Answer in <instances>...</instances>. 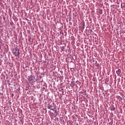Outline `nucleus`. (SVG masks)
Instances as JSON below:
<instances>
[{"mask_svg":"<svg viewBox=\"0 0 125 125\" xmlns=\"http://www.w3.org/2000/svg\"><path fill=\"white\" fill-rule=\"evenodd\" d=\"M70 71L73 72V71H74V68H70Z\"/></svg>","mask_w":125,"mask_h":125,"instance_id":"39448f33","label":"nucleus"},{"mask_svg":"<svg viewBox=\"0 0 125 125\" xmlns=\"http://www.w3.org/2000/svg\"><path fill=\"white\" fill-rule=\"evenodd\" d=\"M50 110H52V111H54V109L53 108H51Z\"/></svg>","mask_w":125,"mask_h":125,"instance_id":"423d86ee","label":"nucleus"},{"mask_svg":"<svg viewBox=\"0 0 125 125\" xmlns=\"http://www.w3.org/2000/svg\"><path fill=\"white\" fill-rule=\"evenodd\" d=\"M83 28H84V23L83 24Z\"/></svg>","mask_w":125,"mask_h":125,"instance_id":"0eeeda50","label":"nucleus"},{"mask_svg":"<svg viewBox=\"0 0 125 125\" xmlns=\"http://www.w3.org/2000/svg\"><path fill=\"white\" fill-rule=\"evenodd\" d=\"M121 69H118L116 71V74L117 75H121Z\"/></svg>","mask_w":125,"mask_h":125,"instance_id":"f03ea898","label":"nucleus"},{"mask_svg":"<svg viewBox=\"0 0 125 125\" xmlns=\"http://www.w3.org/2000/svg\"><path fill=\"white\" fill-rule=\"evenodd\" d=\"M52 107H53V106L50 105V104H48L47 108L48 109H51Z\"/></svg>","mask_w":125,"mask_h":125,"instance_id":"7ed1b4c3","label":"nucleus"},{"mask_svg":"<svg viewBox=\"0 0 125 125\" xmlns=\"http://www.w3.org/2000/svg\"><path fill=\"white\" fill-rule=\"evenodd\" d=\"M62 51H63L64 50V49H63V48H62Z\"/></svg>","mask_w":125,"mask_h":125,"instance_id":"6e6552de","label":"nucleus"},{"mask_svg":"<svg viewBox=\"0 0 125 125\" xmlns=\"http://www.w3.org/2000/svg\"><path fill=\"white\" fill-rule=\"evenodd\" d=\"M115 107H112V108H111V111H115Z\"/></svg>","mask_w":125,"mask_h":125,"instance_id":"20e7f679","label":"nucleus"},{"mask_svg":"<svg viewBox=\"0 0 125 125\" xmlns=\"http://www.w3.org/2000/svg\"><path fill=\"white\" fill-rule=\"evenodd\" d=\"M13 53L14 55H15L16 56H19V55H20V52H19V49H18L17 48H15L13 49Z\"/></svg>","mask_w":125,"mask_h":125,"instance_id":"f257e3e1","label":"nucleus"}]
</instances>
